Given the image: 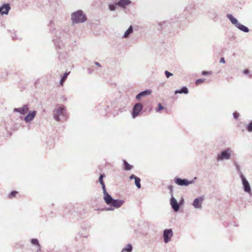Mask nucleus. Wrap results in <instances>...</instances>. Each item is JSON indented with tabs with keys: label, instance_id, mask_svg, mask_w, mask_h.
I'll return each instance as SVG.
<instances>
[{
	"label": "nucleus",
	"instance_id": "4",
	"mask_svg": "<svg viewBox=\"0 0 252 252\" xmlns=\"http://www.w3.org/2000/svg\"><path fill=\"white\" fill-rule=\"evenodd\" d=\"M107 196V197L104 199L105 202L107 205L113 207L114 208H119L121 207L125 202L124 200L115 199L113 198L110 195Z\"/></svg>",
	"mask_w": 252,
	"mask_h": 252
},
{
	"label": "nucleus",
	"instance_id": "5",
	"mask_svg": "<svg viewBox=\"0 0 252 252\" xmlns=\"http://www.w3.org/2000/svg\"><path fill=\"white\" fill-rule=\"evenodd\" d=\"M233 152L232 150L228 148L222 150L217 156V160L218 161H222L224 160H228L230 158L231 154Z\"/></svg>",
	"mask_w": 252,
	"mask_h": 252
},
{
	"label": "nucleus",
	"instance_id": "24",
	"mask_svg": "<svg viewBox=\"0 0 252 252\" xmlns=\"http://www.w3.org/2000/svg\"><path fill=\"white\" fill-rule=\"evenodd\" d=\"M134 181H135V185L136 186V187L138 189L141 188V184H140L141 179H140V178L137 177V178L135 179V180H134Z\"/></svg>",
	"mask_w": 252,
	"mask_h": 252
},
{
	"label": "nucleus",
	"instance_id": "29",
	"mask_svg": "<svg viewBox=\"0 0 252 252\" xmlns=\"http://www.w3.org/2000/svg\"><path fill=\"white\" fill-rule=\"evenodd\" d=\"M18 193L16 191H12L11 192V193L9 194V198H12L15 196L16 194Z\"/></svg>",
	"mask_w": 252,
	"mask_h": 252
},
{
	"label": "nucleus",
	"instance_id": "17",
	"mask_svg": "<svg viewBox=\"0 0 252 252\" xmlns=\"http://www.w3.org/2000/svg\"><path fill=\"white\" fill-rule=\"evenodd\" d=\"M133 32V29L132 26H130L128 29L126 31L123 35L124 38H128L129 37L130 34H131Z\"/></svg>",
	"mask_w": 252,
	"mask_h": 252
},
{
	"label": "nucleus",
	"instance_id": "30",
	"mask_svg": "<svg viewBox=\"0 0 252 252\" xmlns=\"http://www.w3.org/2000/svg\"><path fill=\"white\" fill-rule=\"evenodd\" d=\"M205 81V79H198L196 80L195 84L198 85Z\"/></svg>",
	"mask_w": 252,
	"mask_h": 252
},
{
	"label": "nucleus",
	"instance_id": "1",
	"mask_svg": "<svg viewBox=\"0 0 252 252\" xmlns=\"http://www.w3.org/2000/svg\"><path fill=\"white\" fill-rule=\"evenodd\" d=\"M65 107L63 105L55 108L54 110V118L58 122L65 121L66 119L65 116Z\"/></svg>",
	"mask_w": 252,
	"mask_h": 252
},
{
	"label": "nucleus",
	"instance_id": "22",
	"mask_svg": "<svg viewBox=\"0 0 252 252\" xmlns=\"http://www.w3.org/2000/svg\"><path fill=\"white\" fill-rule=\"evenodd\" d=\"M70 72H65L63 74V76H62L61 80H60V84L61 85H63V82L65 81V80L66 79L69 73Z\"/></svg>",
	"mask_w": 252,
	"mask_h": 252
},
{
	"label": "nucleus",
	"instance_id": "3",
	"mask_svg": "<svg viewBox=\"0 0 252 252\" xmlns=\"http://www.w3.org/2000/svg\"><path fill=\"white\" fill-rule=\"evenodd\" d=\"M71 20L73 24L83 23L87 20V17L82 10H78L71 15Z\"/></svg>",
	"mask_w": 252,
	"mask_h": 252
},
{
	"label": "nucleus",
	"instance_id": "11",
	"mask_svg": "<svg viewBox=\"0 0 252 252\" xmlns=\"http://www.w3.org/2000/svg\"><path fill=\"white\" fill-rule=\"evenodd\" d=\"M170 201L171 208L174 210V211L175 212L179 211L180 208V204L178 203L177 200L173 196H172Z\"/></svg>",
	"mask_w": 252,
	"mask_h": 252
},
{
	"label": "nucleus",
	"instance_id": "9",
	"mask_svg": "<svg viewBox=\"0 0 252 252\" xmlns=\"http://www.w3.org/2000/svg\"><path fill=\"white\" fill-rule=\"evenodd\" d=\"M173 235V233L171 229H165L163 232V237L164 243H168L170 241Z\"/></svg>",
	"mask_w": 252,
	"mask_h": 252
},
{
	"label": "nucleus",
	"instance_id": "6",
	"mask_svg": "<svg viewBox=\"0 0 252 252\" xmlns=\"http://www.w3.org/2000/svg\"><path fill=\"white\" fill-rule=\"evenodd\" d=\"M143 108V106L140 103H136L133 107L132 109V117L135 118L140 113Z\"/></svg>",
	"mask_w": 252,
	"mask_h": 252
},
{
	"label": "nucleus",
	"instance_id": "18",
	"mask_svg": "<svg viewBox=\"0 0 252 252\" xmlns=\"http://www.w3.org/2000/svg\"><path fill=\"white\" fill-rule=\"evenodd\" d=\"M189 93V90L187 87H183L180 90H177L175 91V94H188Z\"/></svg>",
	"mask_w": 252,
	"mask_h": 252
},
{
	"label": "nucleus",
	"instance_id": "34",
	"mask_svg": "<svg viewBox=\"0 0 252 252\" xmlns=\"http://www.w3.org/2000/svg\"><path fill=\"white\" fill-rule=\"evenodd\" d=\"M233 115L234 118L235 119H237L239 116V114L237 112H235L233 113Z\"/></svg>",
	"mask_w": 252,
	"mask_h": 252
},
{
	"label": "nucleus",
	"instance_id": "19",
	"mask_svg": "<svg viewBox=\"0 0 252 252\" xmlns=\"http://www.w3.org/2000/svg\"><path fill=\"white\" fill-rule=\"evenodd\" d=\"M124 169L126 171H129L132 168V166L129 164L126 160H124Z\"/></svg>",
	"mask_w": 252,
	"mask_h": 252
},
{
	"label": "nucleus",
	"instance_id": "16",
	"mask_svg": "<svg viewBox=\"0 0 252 252\" xmlns=\"http://www.w3.org/2000/svg\"><path fill=\"white\" fill-rule=\"evenodd\" d=\"M131 3V1L130 0H119L116 4L117 6L122 8H125L126 6Z\"/></svg>",
	"mask_w": 252,
	"mask_h": 252
},
{
	"label": "nucleus",
	"instance_id": "27",
	"mask_svg": "<svg viewBox=\"0 0 252 252\" xmlns=\"http://www.w3.org/2000/svg\"><path fill=\"white\" fill-rule=\"evenodd\" d=\"M234 165L236 167L237 172H238V173L239 174L240 176L241 177V173H242L241 172V171L240 170V167L239 165L238 164V163L237 162H235L234 163Z\"/></svg>",
	"mask_w": 252,
	"mask_h": 252
},
{
	"label": "nucleus",
	"instance_id": "23",
	"mask_svg": "<svg viewBox=\"0 0 252 252\" xmlns=\"http://www.w3.org/2000/svg\"><path fill=\"white\" fill-rule=\"evenodd\" d=\"M123 251L126 252H131L132 251V246L131 244H127L126 247H125L123 250Z\"/></svg>",
	"mask_w": 252,
	"mask_h": 252
},
{
	"label": "nucleus",
	"instance_id": "10",
	"mask_svg": "<svg viewBox=\"0 0 252 252\" xmlns=\"http://www.w3.org/2000/svg\"><path fill=\"white\" fill-rule=\"evenodd\" d=\"M204 200V196H201L195 198L193 202L192 205L195 209H201L202 208V204Z\"/></svg>",
	"mask_w": 252,
	"mask_h": 252
},
{
	"label": "nucleus",
	"instance_id": "12",
	"mask_svg": "<svg viewBox=\"0 0 252 252\" xmlns=\"http://www.w3.org/2000/svg\"><path fill=\"white\" fill-rule=\"evenodd\" d=\"M152 93V91L149 89L146 90L145 91H142L138 94L136 96V99L138 101L141 100L142 97H144L146 96L150 95Z\"/></svg>",
	"mask_w": 252,
	"mask_h": 252
},
{
	"label": "nucleus",
	"instance_id": "20",
	"mask_svg": "<svg viewBox=\"0 0 252 252\" xmlns=\"http://www.w3.org/2000/svg\"><path fill=\"white\" fill-rule=\"evenodd\" d=\"M31 242L32 245L36 246L38 250L40 249V246L39 245L38 240L37 239H35V238L32 239L31 240Z\"/></svg>",
	"mask_w": 252,
	"mask_h": 252
},
{
	"label": "nucleus",
	"instance_id": "13",
	"mask_svg": "<svg viewBox=\"0 0 252 252\" xmlns=\"http://www.w3.org/2000/svg\"><path fill=\"white\" fill-rule=\"evenodd\" d=\"M29 110L28 105H24L22 107L15 108L13 110L15 112H18L21 115H25Z\"/></svg>",
	"mask_w": 252,
	"mask_h": 252
},
{
	"label": "nucleus",
	"instance_id": "26",
	"mask_svg": "<svg viewBox=\"0 0 252 252\" xmlns=\"http://www.w3.org/2000/svg\"><path fill=\"white\" fill-rule=\"evenodd\" d=\"M246 127L249 132H252V121L246 125Z\"/></svg>",
	"mask_w": 252,
	"mask_h": 252
},
{
	"label": "nucleus",
	"instance_id": "32",
	"mask_svg": "<svg viewBox=\"0 0 252 252\" xmlns=\"http://www.w3.org/2000/svg\"><path fill=\"white\" fill-rule=\"evenodd\" d=\"M202 75L203 76L208 75L211 74V72L207 71H203L201 73Z\"/></svg>",
	"mask_w": 252,
	"mask_h": 252
},
{
	"label": "nucleus",
	"instance_id": "2",
	"mask_svg": "<svg viewBox=\"0 0 252 252\" xmlns=\"http://www.w3.org/2000/svg\"><path fill=\"white\" fill-rule=\"evenodd\" d=\"M226 16L230 20L231 24L235 27L238 28L239 30L244 32H249V29L247 27L240 24L238 20L235 18L232 14H227Z\"/></svg>",
	"mask_w": 252,
	"mask_h": 252
},
{
	"label": "nucleus",
	"instance_id": "39",
	"mask_svg": "<svg viewBox=\"0 0 252 252\" xmlns=\"http://www.w3.org/2000/svg\"><path fill=\"white\" fill-rule=\"evenodd\" d=\"M220 63H225L224 58H221L220 60Z\"/></svg>",
	"mask_w": 252,
	"mask_h": 252
},
{
	"label": "nucleus",
	"instance_id": "25",
	"mask_svg": "<svg viewBox=\"0 0 252 252\" xmlns=\"http://www.w3.org/2000/svg\"><path fill=\"white\" fill-rule=\"evenodd\" d=\"M116 3L115 4H109L108 5V8L110 11H115L116 9Z\"/></svg>",
	"mask_w": 252,
	"mask_h": 252
},
{
	"label": "nucleus",
	"instance_id": "7",
	"mask_svg": "<svg viewBox=\"0 0 252 252\" xmlns=\"http://www.w3.org/2000/svg\"><path fill=\"white\" fill-rule=\"evenodd\" d=\"M175 183L180 186H187L189 184L193 183V181H189L186 179H182L180 178H175L174 179Z\"/></svg>",
	"mask_w": 252,
	"mask_h": 252
},
{
	"label": "nucleus",
	"instance_id": "40",
	"mask_svg": "<svg viewBox=\"0 0 252 252\" xmlns=\"http://www.w3.org/2000/svg\"><path fill=\"white\" fill-rule=\"evenodd\" d=\"M168 188L169 189H170V192H172V189H173V186H171V185H169L168 187Z\"/></svg>",
	"mask_w": 252,
	"mask_h": 252
},
{
	"label": "nucleus",
	"instance_id": "33",
	"mask_svg": "<svg viewBox=\"0 0 252 252\" xmlns=\"http://www.w3.org/2000/svg\"><path fill=\"white\" fill-rule=\"evenodd\" d=\"M164 109V107L162 106L161 103H159L158 104V108L157 109V111H158L159 110H163Z\"/></svg>",
	"mask_w": 252,
	"mask_h": 252
},
{
	"label": "nucleus",
	"instance_id": "37",
	"mask_svg": "<svg viewBox=\"0 0 252 252\" xmlns=\"http://www.w3.org/2000/svg\"><path fill=\"white\" fill-rule=\"evenodd\" d=\"M243 72L244 74H245V75H247L249 74V70L248 69H245V70H244L243 71Z\"/></svg>",
	"mask_w": 252,
	"mask_h": 252
},
{
	"label": "nucleus",
	"instance_id": "42",
	"mask_svg": "<svg viewBox=\"0 0 252 252\" xmlns=\"http://www.w3.org/2000/svg\"><path fill=\"white\" fill-rule=\"evenodd\" d=\"M213 15H214V18H217L218 17V14L216 13V12L214 13Z\"/></svg>",
	"mask_w": 252,
	"mask_h": 252
},
{
	"label": "nucleus",
	"instance_id": "21",
	"mask_svg": "<svg viewBox=\"0 0 252 252\" xmlns=\"http://www.w3.org/2000/svg\"><path fill=\"white\" fill-rule=\"evenodd\" d=\"M101 185L102 186V189L103 193L104 194L103 199H104L105 198H106L107 197V196H109L110 194L106 191L105 184L104 183V184H102Z\"/></svg>",
	"mask_w": 252,
	"mask_h": 252
},
{
	"label": "nucleus",
	"instance_id": "28",
	"mask_svg": "<svg viewBox=\"0 0 252 252\" xmlns=\"http://www.w3.org/2000/svg\"><path fill=\"white\" fill-rule=\"evenodd\" d=\"M105 175L104 174H101L99 177L98 180L100 184H104V182H103V179Z\"/></svg>",
	"mask_w": 252,
	"mask_h": 252
},
{
	"label": "nucleus",
	"instance_id": "38",
	"mask_svg": "<svg viewBox=\"0 0 252 252\" xmlns=\"http://www.w3.org/2000/svg\"><path fill=\"white\" fill-rule=\"evenodd\" d=\"M105 210L106 211H113L114 210V208H113V207L110 206V207H107V208H106Z\"/></svg>",
	"mask_w": 252,
	"mask_h": 252
},
{
	"label": "nucleus",
	"instance_id": "15",
	"mask_svg": "<svg viewBox=\"0 0 252 252\" xmlns=\"http://www.w3.org/2000/svg\"><path fill=\"white\" fill-rule=\"evenodd\" d=\"M36 114V111L35 110L30 112L29 114L25 117V121L26 122H30L32 121L34 118Z\"/></svg>",
	"mask_w": 252,
	"mask_h": 252
},
{
	"label": "nucleus",
	"instance_id": "41",
	"mask_svg": "<svg viewBox=\"0 0 252 252\" xmlns=\"http://www.w3.org/2000/svg\"><path fill=\"white\" fill-rule=\"evenodd\" d=\"M94 64H95L96 65H97V66H99V67H101V64H100L98 62H95V63H94Z\"/></svg>",
	"mask_w": 252,
	"mask_h": 252
},
{
	"label": "nucleus",
	"instance_id": "8",
	"mask_svg": "<svg viewBox=\"0 0 252 252\" xmlns=\"http://www.w3.org/2000/svg\"><path fill=\"white\" fill-rule=\"evenodd\" d=\"M241 178L242 180V182L244 191L246 192L251 194L252 193V191L250 185L247 180L244 176L243 173H241Z\"/></svg>",
	"mask_w": 252,
	"mask_h": 252
},
{
	"label": "nucleus",
	"instance_id": "36",
	"mask_svg": "<svg viewBox=\"0 0 252 252\" xmlns=\"http://www.w3.org/2000/svg\"><path fill=\"white\" fill-rule=\"evenodd\" d=\"M184 202V199L183 198H182L180 200L179 202L178 203L180 204V206L183 205Z\"/></svg>",
	"mask_w": 252,
	"mask_h": 252
},
{
	"label": "nucleus",
	"instance_id": "31",
	"mask_svg": "<svg viewBox=\"0 0 252 252\" xmlns=\"http://www.w3.org/2000/svg\"><path fill=\"white\" fill-rule=\"evenodd\" d=\"M165 75L167 78H169L170 76L173 75V74L168 71L167 70H165L164 72Z\"/></svg>",
	"mask_w": 252,
	"mask_h": 252
},
{
	"label": "nucleus",
	"instance_id": "35",
	"mask_svg": "<svg viewBox=\"0 0 252 252\" xmlns=\"http://www.w3.org/2000/svg\"><path fill=\"white\" fill-rule=\"evenodd\" d=\"M138 177L136 176L135 175H134V174H132L130 176H129V179L130 180H132V179H134L135 180L136 178H137Z\"/></svg>",
	"mask_w": 252,
	"mask_h": 252
},
{
	"label": "nucleus",
	"instance_id": "14",
	"mask_svg": "<svg viewBox=\"0 0 252 252\" xmlns=\"http://www.w3.org/2000/svg\"><path fill=\"white\" fill-rule=\"evenodd\" d=\"M10 9L9 4L4 3L0 6V14H7Z\"/></svg>",
	"mask_w": 252,
	"mask_h": 252
}]
</instances>
